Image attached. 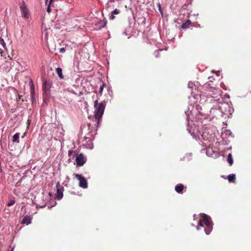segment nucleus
Segmentation results:
<instances>
[{
    "label": "nucleus",
    "mask_w": 251,
    "mask_h": 251,
    "mask_svg": "<svg viewBox=\"0 0 251 251\" xmlns=\"http://www.w3.org/2000/svg\"><path fill=\"white\" fill-rule=\"evenodd\" d=\"M94 120H93V122L96 123V126L98 127L103 114L105 105L102 102L98 103V100H96L94 101Z\"/></svg>",
    "instance_id": "nucleus-1"
},
{
    "label": "nucleus",
    "mask_w": 251,
    "mask_h": 251,
    "mask_svg": "<svg viewBox=\"0 0 251 251\" xmlns=\"http://www.w3.org/2000/svg\"><path fill=\"white\" fill-rule=\"evenodd\" d=\"M203 225L206 226H211L210 225V218L205 214H203L202 219L199 220V225H198L196 228H197L198 230H199L200 227H203Z\"/></svg>",
    "instance_id": "nucleus-2"
},
{
    "label": "nucleus",
    "mask_w": 251,
    "mask_h": 251,
    "mask_svg": "<svg viewBox=\"0 0 251 251\" xmlns=\"http://www.w3.org/2000/svg\"><path fill=\"white\" fill-rule=\"evenodd\" d=\"M75 177L79 180V186L83 189L87 188V182L85 178L79 174H75Z\"/></svg>",
    "instance_id": "nucleus-3"
},
{
    "label": "nucleus",
    "mask_w": 251,
    "mask_h": 251,
    "mask_svg": "<svg viewBox=\"0 0 251 251\" xmlns=\"http://www.w3.org/2000/svg\"><path fill=\"white\" fill-rule=\"evenodd\" d=\"M76 160V166L81 167L85 163L87 159L84 157L82 153H79V154L76 155V160Z\"/></svg>",
    "instance_id": "nucleus-4"
},
{
    "label": "nucleus",
    "mask_w": 251,
    "mask_h": 251,
    "mask_svg": "<svg viewBox=\"0 0 251 251\" xmlns=\"http://www.w3.org/2000/svg\"><path fill=\"white\" fill-rule=\"evenodd\" d=\"M51 87V82L49 80H45L43 82V85H42V90L43 91L47 93L50 90Z\"/></svg>",
    "instance_id": "nucleus-5"
},
{
    "label": "nucleus",
    "mask_w": 251,
    "mask_h": 251,
    "mask_svg": "<svg viewBox=\"0 0 251 251\" xmlns=\"http://www.w3.org/2000/svg\"><path fill=\"white\" fill-rule=\"evenodd\" d=\"M21 12H22L23 16L27 19L28 10L27 9V7H26L24 2V4H23V5L21 6Z\"/></svg>",
    "instance_id": "nucleus-6"
},
{
    "label": "nucleus",
    "mask_w": 251,
    "mask_h": 251,
    "mask_svg": "<svg viewBox=\"0 0 251 251\" xmlns=\"http://www.w3.org/2000/svg\"><path fill=\"white\" fill-rule=\"evenodd\" d=\"M184 188V185L182 184H177L176 186H175V191L177 192V193H181L182 191Z\"/></svg>",
    "instance_id": "nucleus-7"
},
{
    "label": "nucleus",
    "mask_w": 251,
    "mask_h": 251,
    "mask_svg": "<svg viewBox=\"0 0 251 251\" xmlns=\"http://www.w3.org/2000/svg\"><path fill=\"white\" fill-rule=\"evenodd\" d=\"M64 188L61 189H57V193H56V199L58 200H61L62 198V196H63V194L62 192H63Z\"/></svg>",
    "instance_id": "nucleus-8"
},
{
    "label": "nucleus",
    "mask_w": 251,
    "mask_h": 251,
    "mask_svg": "<svg viewBox=\"0 0 251 251\" xmlns=\"http://www.w3.org/2000/svg\"><path fill=\"white\" fill-rule=\"evenodd\" d=\"M191 24L192 23L191 22L190 20H188L187 21L184 22L183 24L181 25V28H183L184 29H186L189 28V27L190 26Z\"/></svg>",
    "instance_id": "nucleus-9"
},
{
    "label": "nucleus",
    "mask_w": 251,
    "mask_h": 251,
    "mask_svg": "<svg viewBox=\"0 0 251 251\" xmlns=\"http://www.w3.org/2000/svg\"><path fill=\"white\" fill-rule=\"evenodd\" d=\"M31 222V219L29 216H25L24 219L22 220V222H21V223L23 224H25L26 225L30 224Z\"/></svg>",
    "instance_id": "nucleus-10"
},
{
    "label": "nucleus",
    "mask_w": 251,
    "mask_h": 251,
    "mask_svg": "<svg viewBox=\"0 0 251 251\" xmlns=\"http://www.w3.org/2000/svg\"><path fill=\"white\" fill-rule=\"evenodd\" d=\"M56 73L58 74L59 78L61 79H63V75L62 74V69L61 68H56Z\"/></svg>",
    "instance_id": "nucleus-11"
},
{
    "label": "nucleus",
    "mask_w": 251,
    "mask_h": 251,
    "mask_svg": "<svg viewBox=\"0 0 251 251\" xmlns=\"http://www.w3.org/2000/svg\"><path fill=\"white\" fill-rule=\"evenodd\" d=\"M227 180L230 182H234L235 180V175L234 174H231L227 176Z\"/></svg>",
    "instance_id": "nucleus-12"
},
{
    "label": "nucleus",
    "mask_w": 251,
    "mask_h": 251,
    "mask_svg": "<svg viewBox=\"0 0 251 251\" xmlns=\"http://www.w3.org/2000/svg\"><path fill=\"white\" fill-rule=\"evenodd\" d=\"M30 84H31V85H30V98H31L32 100H33L35 91H34V86L32 81H30Z\"/></svg>",
    "instance_id": "nucleus-13"
},
{
    "label": "nucleus",
    "mask_w": 251,
    "mask_h": 251,
    "mask_svg": "<svg viewBox=\"0 0 251 251\" xmlns=\"http://www.w3.org/2000/svg\"><path fill=\"white\" fill-rule=\"evenodd\" d=\"M227 161L230 166L233 163V160H232V154H231V153L227 154Z\"/></svg>",
    "instance_id": "nucleus-14"
},
{
    "label": "nucleus",
    "mask_w": 251,
    "mask_h": 251,
    "mask_svg": "<svg viewBox=\"0 0 251 251\" xmlns=\"http://www.w3.org/2000/svg\"><path fill=\"white\" fill-rule=\"evenodd\" d=\"M119 12H120V10L118 9L114 10V11L112 12V15L110 16V19L114 20V16L113 15H118L119 14Z\"/></svg>",
    "instance_id": "nucleus-15"
},
{
    "label": "nucleus",
    "mask_w": 251,
    "mask_h": 251,
    "mask_svg": "<svg viewBox=\"0 0 251 251\" xmlns=\"http://www.w3.org/2000/svg\"><path fill=\"white\" fill-rule=\"evenodd\" d=\"M12 141L14 142H16L19 143V133H17L13 135V137H12Z\"/></svg>",
    "instance_id": "nucleus-16"
},
{
    "label": "nucleus",
    "mask_w": 251,
    "mask_h": 251,
    "mask_svg": "<svg viewBox=\"0 0 251 251\" xmlns=\"http://www.w3.org/2000/svg\"><path fill=\"white\" fill-rule=\"evenodd\" d=\"M212 230V226H206V228H205V233H206V234L208 235L209 234L210 232Z\"/></svg>",
    "instance_id": "nucleus-17"
},
{
    "label": "nucleus",
    "mask_w": 251,
    "mask_h": 251,
    "mask_svg": "<svg viewBox=\"0 0 251 251\" xmlns=\"http://www.w3.org/2000/svg\"><path fill=\"white\" fill-rule=\"evenodd\" d=\"M54 0H50L49 4H48V8H47V11H48V13H50L51 12V9L50 8V6L51 5V3Z\"/></svg>",
    "instance_id": "nucleus-18"
},
{
    "label": "nucleus",
    "mask_w": 251,
    "mask_h": 251,
    "mask_svg": "<svg viewBox=\"0 0 251 251\" xmlns=\"http://www.w3.org/2000/svg\"><path fill=\"white\" fill-rule=\"evenodd\" d=\"M15 203V201L14 200H11V201H9V202H8L7 206H8V207L11 206L13 205Z\"/></svg>",
    "instance_id": "nucleus-19"
},
{
    "label": "nucleus",
    "mask_w": 251,
    "mask_h": 251,
    "mask_svg": "<svg viewBox=\"0 0 251 251\" xmlns=\"http://www.w3.org/2000/svg\"><path fill=\"white\" fill-rule=\"evenodd\" d=\"M99 24H100V28H101L102 27H104L106 23L104 21H100Z\"/></svg>",
    "instance_id": "nucleus-20"
},
{
    "label": "nucleus",
    "mask_w": 251,
    "mask_h": 251,
    "mask_svg": "<svg viewBox=\"0 0 251 251\" xmlns=\"http://www.w3.org/2000/svg\"><path fill=\"white\" fill-rule=\"evenodd\" d=\"M69 156H71V155H75V151H69Z\"/></svg>",
    "instance_id": "nucleus-21"
},
{
    "label": "nucleus",
    "mask_w": 251,
    "mask_h": 251,
    "mask_svg": "<svg viewBox=\"0 0 251 251\" xmlns=\"http://www.w3.org/2000/svg\"><path fill=\"white\" fill-rule=\"evenodd\" d=\"M56 188L59 189H62V188H64L63 186H61L59 184V182H57V183H56Z\"/></svg>",
    "instance_id": "nucleus-22"
},
{
    "label": "nucleus",
    "mask_w": 251,
    "mask_h": 251,
    "mask_svg": "<svg viewBox=\"0 0 251 251\" xmlns=\"http://www.w3.org/2000/svg\"><path fill=\"white\" fill-rule=\"evenodd\" d=\"M0 44L3 46V48L5 47V43L4 42L3 39L1 37H0Z\"/></svg>",
    "instance_id": "nucleus-23"
},
{
    "label": "nucleus",
    "mask_w": 251,
    "mask_h": 251,
    "mask_svg": "<svg viewBox=\"0 0 251 251\" xmlns=\"http://www.w3.org/2000/svg\"><path fill=\"white\" fill-rule=\"evenodd\" d=\"M103 85H102L101 86H100V88H99V94H102V90H103Z\"/></svg>",
    "instance_id": "nucleus-24"
},
{
    "label": "nucleus",
    "mask_w": 251,
    "mask_h": 251,
    "mask_svg": "<svg viewBox=\"0 0 251 251\" xmlns=\"http://www.w3.org/2000/svg\"><path fill=\"white\" fill-rule=\"evenodd\" d=\"M65 49L64 48H61V49H60V52L63 53L64 52H65Z\"/></svg>",
    "instance_id": "nucleus-25"
},
{
    "label": "nucleus",
    "mask_w": 251,
    "mask_h": 251,
    "mask_svg": "<svg viewBox=\"0 0 251 251\" xmlns=\"http://www.w3.org/2000/svg\"><path fill=\"white\" fill-rule=\"evenodd\" d=\"M19 99L22 100V101H24L23 99V96L22 95H19Z\"/></svg>",
    "instance_id": "nucleus-26"
},
{
    "label": "nucleus",
    "mask_w": 251,
    "mask_h": 251,
    "mask_svg": "<svg viewBox=\"0 0 251 251\" xmlns=\"http://www.w3.org/2000/svg\"><path fill=\"white\" fill-rule=\"evenodd\" d=\"M11 251H14V249L12 248V250H11Z\"/></svg>",
    "instance_id": "nucleus-27"
},
{
    "label": "nucleus",
    "mask_w": 251,
    "mask_h": 251,
    "mask_svg": "<svg viewBox=\"0 0 251 251\" xmlns=\"http://www.w3.org/2000/svg\"><path fill=\"white\" fill-rule=\"evenodd\" d=\"M46 1H47V0H46Z\"/></svg>",
    "instance_id": "nucleus-28"
}]
</instances>
